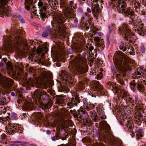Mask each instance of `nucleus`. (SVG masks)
<instances>
[{"label": "nucleus", "mask_w": 146, "mask_h": 146, "mask_svg": "<svg viewBox=\"0 0 146 146\" xmlns=\"http://www.w3.org/2000/svg\"><path fill=\"white\" fill-rule=\"evenodd\" d=\"M51 6H53V7H56V3L54 2L51 1L50 4H49Z\"/></svg>", "instance_id": "obj_52"}, {"label": "nucleus", "mask_w": 146, "mask_h": 146, "mask_svg": "<svg viewBox=\"0 0 146 146\" xmlns=\"http://www.w3.org/2000/svg\"><path fill=\"white\" fill-rule=\"evenodd\" d=\"M52 35V30L49 26L46 27L45 28L42 36L43 37H46L48 35L51 36Z\"/></svg>", "instance_id": "obj_24"}, {"label": "nucleus", "mask_w": 146, "mask_h": 146, "mask_svg": "<svg viewBox=\"0 0 146 146\" xmlns=\"http://www.w3.org/2000/svg\"><path fill=\"white\" fill-rule=\"evenodd\" d=\"M140 50L142 53H144L145 52V48L143 45H142L140 46Z\"/></svg>", "instance_id": "obj_46"}, {"label": "nucleus", "mask_w": 146, "mask_h": 146, "mask_svg": "<svg viewBox=\"0 0 146 146\" xmlns=\"http://www.w3.org/2000/svg\"><path fill=\"white\" fill-rule=\"evenodd\" d=\"M133 97L135 99V104L136 106H135V108H138L139 106H140V103L141 102V100L140 98L137 95H133Z\"/></svg>", "instance_id": "obj_30"}, {"label": "nucleus", "mask_w": 146, "mask_h": 146, "mask_svg": "<svg viewBox=\"0 0 146 146\" xmlns=\"http://www.w3.org/2000/svg\"><path fill=\"white\" fill-rule=\"evenodd\" d=\"M17 17L21 23H25V19L21 15H18L17 16Z\"/></svg>", "instance_id": "obj_42"}, {"label": "nucleus", "mask_w": 146, "mask_h": 146, "mask_svg": "<svg viewBox=\"0 0 146 146\" xmlns=\"http://www.w3.org/2000/svg\"><path fill=\"white\" fill-rule=\"evenodd\" d=\"M7 115H8V116H7V117L8 118V119H11V117H10V116L11 114L9 113H8V112H7Z\"/></svg>", "instance_id": "obj_64"}, {"label": "nucleus", "mask_w": 146, "mask_h": 146, "mask_svg": "<svg viewBox=\"0 0 146 146\" xmlns=\"http://www.w3.org/2000/svg\"><path fill=\"white\" fill-rule=\"evenodd\" d=\"M34 96L35 97L40 101H42L46 104L45 107L47 108L48 104H50V98L46 93L44 94L40 90L37 89L35 91Z\"/></svg>", "instance_id": "obj_8"}, {"label": "nucleus", "mask_w": 146, "mask_h": 146, "mask_svg": "<svg viewBox=\"0 0 146 146\" xmlns=\"http://www.w3.org/2000/svg\"><path fill=\"white\" fill-rule=\"evenodd\" d=\"M17 116V114L14 112L11 113V118L12 119H14L16 118Z\"/></svg>", "instance_id": "obj_47"}, {"label": "nucleus", "mask_w": 146, "mask_h": 146, "mask_svg": "<svg viewBox=\"0 0 146 146\" xmlns=\"http://www.w3.org/2000/svg\"><path fill=\"white\" fill-rule=\"evenodd\" d=\"M31 76L29 79L30 80H36L37 82H45L48 81L50 77L51 74H38L36 76V74H29Z\"/></svg>", "instance_id": "obj_9"}, {"label": "nucleus", "mask_w": 146, "mask_h": 146, "mask_svg": "<svg viewBox=\"0 0 146 146\" xmlns=\"http://www.w3.org/2000/svg\"><path fill=\"white\" fill-rule=\"evenodd\" d=\"M71 74H59L61 78L64 80H72L73 77L71 75Z\"/></svg>", "instance_id": "obj_25"}, {"label": "nucleus", "mask_w": 146, "mask_h": 146, "mask_svg": "<svg viewBox=\"0 0 146 146\" xmlns=\"http://www.w3.org/2000/svg\"><path fill=\"white\" fill-rule=\"evenodd\" d=\"M6 65L8 70H10L11 71L13 70V67L11 62L8 61L7 62Z\"/></svg>", "instance_id": "obj_37"}, {"label": "nucleus", "mask_w": 146, "mask_h": 146, "mask_svg": "<svg viewBox=\"0 0 146 146\" xmlns=\"http://www.w3.org/2000/svg\"><path fill=\"white\" fill-rule=\"evenodd\" d=\"M132 74V78L134 79H138L141 78V74Z\"/></svg>", "instance_id": "obj_36"}, {"label": "nucleus", "mask_w": 146, "mask_h": 146, "mask_svg": "<svg viewBox=\"0 0 146 146\" xmlns=\"http://www.w3.org/2000/svg\"><path fill=\"white\" fill-rule=\"evenodd\" d=\"M143 73V72H146V68L140 67L137 69V73Z\"/></svg>", "instance_id": "obj_41"}, {"label": "nucleus", "mask_w": 146, "mask_h": 146, "mask_svg": "<svg viewBox=\"0 0 146 146\" xmlns=\"http://www.w3.org/2000/svg\"><path fill=\"white\" fill-rule=\"evenodd\" d=\"M67 51L70 54H72L74 52L72 48H70L68 49Z\"/></svg>", "instance_id": "obj_54"}, {"label": "nucleus", "mask_w": 146, "mask_h": 146, "mask_svg": "<svg viewBox=\"0 0 146 146\" xmlns=\"http://www.w3.org/2000/svg\"><path fill=\"white\" fill-rule=\"evenodd\" d=\"M14 32L15 33H13L12 32H11V34L13 35V39L16 42V44H17L18 46L21 45V44H22V36L18 34H17L15 32Z\"/></svg>", "instance_id": "obj_21"}, {"label": "nucleus", "mask_w": 146, "mask_h": 146, "mask_svg": "<svg viewBox=\"0 0 146 146\" xmlns=\"http://www.w3.org/2000/svg\"><path fill=\"white\" fill-rule=\"evenodd\" d=\"M98 83L96 86V89L98 90H101L102 89V87L101 85L99 84V82H98Z\"/></svg>", "instance_id": "obj_45"}, {"label": "nucleus", "mask_w": 146, "mask_h": 146, "mask_svg": "<svg viewBox=\"0 0 146 146\" xmlns=\"http://www.w3.org/2000/svg\"><path fill=\"white\" fill-rule=\"evenodd\" d=\"M95 106H96V109L99 114L98 116L95 111H93L90 112V116L92 119L95 122H98L100 119H104L106 118V117L105 114V112L103 108V105L101 104H99L98 105L96 103H95Z\"/></svg>", "instance_id": "obj_3"}, {"label": "nucleus", "mask_w": 146, "mask_h": 146, "mask_svg": "<svg viewBox=\"0 0 146 146\" xmlns=\"http://www.w3.org/2000/svg\"><path fill=\"white\" fill-rule=\"evenodd\" d=\"M112 143L115 146H118L120 145V143L119 141H118L117 139H114L112 140Z\"/></svg>", "instance_id": "obj_43"}, {"label": "nucleus", "mask_w": 146, "mask_h": 146, "mask_svg": "<svg viewBox=\"0 0 146 146\" xmlns=\"http://www.w3.org/2000/svg\"><path fill=\"white\" fill-rule=\"evenodd\" d=\"M72 98H70L71 99H70V101L68 103L70 104V106H77L78 104L80 102L79 95L75 93L72 94Z\"/></svg>", "instance_id": "obj_16"}, {"label": "nucleus", "mask_w": 146, "mask_h": 146, "mask_svg": "<svg viewBox=\"0 0 146 146\" xmlns=\"http://www.w3.org/2000/svg\"><path fill=\"white\" fill-rule=\"evenodd\" d=\"M38 6L39 8V13L40 14V16L42 18V20H44V18L46 17V14L44 12L46 10V7L44 3L39 0V2L38 4Z\"/></svg>", "instance_id": "obj_15"}, {"label": "nucleus", "mask_w": 146, "mask_h": 146, "mask_svg": "<svg viewBox=\"0 0 146 146\" xmlns=\"http://www.w3.org/2000/svg\"><path fill=\"white\" fill-rule=\"evenodd\" d=\"M47 48L44 45H38L37 50V52L38 54H40L43 50H46Z\"/></svg>", "instance_id": "obj_32"}, {"label": "nucleus", "mask_w": 146, "mask_h": 146, "mask_svg": "<svg viewBox=\"0 0 146 146\" xmlns=\"http://www.w3.org/2000/svg\"><path fill=\"white\" fill-rule=\"evenodd\" d=\"M132 46L130 45L128 42L122 43L120 45L119 48L121 50H122L123 52L125 51L127 48L129 50L130 49L131 51L129 52L130 54L133 55V53L132 51H134V49L132 48Z\"/></svg>", "instance_id": "obj_17"}, {"label": "nucleus", "mask_w": 146, "mask_h": 146, "mask_svg": "<svg viewBox=\"0 0 146 146\" xmlns=\"http://www.w3.org/2000/svg\"><path fill=\"white\" fill-rule=\"evenodd\" d=\"M27 142L25 141L21 142L20 141H13L12 143L10 144V146H21L23 144H25Z\"/></svg>", "instance_id": "obj_31"}, {"label": "nucleus", "mask_w": 146, "mask_h": 146, "mask_svg": "<svg viewBox=\"0 0 146 146\" xmlns=\"http://www.w3.org/2000/svg\"><path fill=\"white\" fill-rule=\"evenodd\" d=\"M74 1H70L68 5L69 6V8L70 10H68V11H70L71 12H73L74 11V9H75V8L74 6Z\"/></svg>", "instance_id": "obj_33"}, {"label": "nucleus", "mask_w": 146, "mask_h": 146, "mask_svg": "<svg viewBox=\"0 0 146 146\" xmlns=\"http://www.w3.org/2000/svg\"><path fill=\"white\" fill-rule=\"evenodd\" d=\"M120 7L117 6V9L119 13H122L126 17H128L131 19L133 16V12L129 7H127L126 3L124 0H120L119 2Z\"/></svg>", "instance_id": "obj_7"}, {"label": "nucleus", "mask_w": 146, "mask_h": 146, "mask_svg": "<svg viewBox=\"0 0 146 146\" xmlns=\"http://www.w3.org/2000/svg\"><path fill=\"white\" fill-rule=\"evenodd\" d=\"M33 0H25V8L26 9H27L29 10V7L28 6V5L30 4L32 2V1Z\"/></svg>", "instance_id": "obj_39"}, {"label": "nucleus", "mask_w": 146, "mask_h": 146, "mask_svg": "<svg viewBox=\"0 0 146 146\" xmlns=\"http://www.w3.org/2000/svg\"><path fill=\"white\" fill-rule=\"evenodd\" d=\"M92 10L90 8L88 7L87 8L86 11H87L89 13H90L92 12Z\"/></svg>", "instance_id": "obj_56"}, {"label": "nucleus", "mask_w": 146, "mask_h": 146, "mask_svg": "<svg viewBox=\"0 0 146 146\" xmlns=\"http://www.w3.org/2000/svg\"><path fill=\"white\" fill-rule=\"evenodd\" d=\"M100 124L103 128L104 132L108 133L110 132V127L106 121H104L102 122H100Z\"/></svg>", "instance_id": "obj_20"}, {"label": "nucleus", "mask_w": 146, "mask_h": 146, "mask_svg": "<svg viewBox=\"0 0 146 146\" xmlns=\"http://www.w3.org/2000/svg\"><path fill=\"white\" fill-rule=\"evenodd\" d=\"M40 63L42 65L46 66L47 64V62L45 61L41 62Z\"/></svg>", "instance_id": "obj_58"}, {"label": "nucleus", "mask_w": 146, "mask_h": 146, "mask_svg": "<svg viewBox=\"0 0 146 146\" xmlns=\"http://www.w3.org/2000/svg\"><path fill=\"white\" fill-rule=\"evenodd\" d=\"M94 40L96 42L97 46L99 48V49H101L102 50L104 48L105 45L104 44V41L102 39H101L99 37H94Z\"/></svg>", "instance_id": "obj_19"}, {"label": "nucleus", "mask_w": 146, "mask_h": 146, "mask_svg": "<svg viewBox=\"0 0 146 146\" xmlns=\"http://www.w3.org/2000/svg\"><path fill=\"white\" fill-rule=\"evenodd\" d=\"M82 100L84 108L87 110H92L95 108V105L90 102H88V100L87 98H83Z\"/></svg>", "instance_id": "obj_18"}, {"label": "nucleus", "mask_w": 146, "mask_h": 146, "mask_svg": "<svg viewBox=\"0 0 146 146\" xmlns=\"http://www.w3.org/2000/svg\"><path fill=\"white\" fill-rule=\"evenodd\" d=\"M111 72L113 73H116L117 72V70L116 69L115 67L114 66H111Z\"/></svg>", "instance_id": "obj_50"}, {"label": "nucleus", "mask_w": 146, "mask_h": 146, "mask_svg": "<svg viewBox=\"0 0 146 146\" xmlns=\"http://www.w3.org/2000/svg\"><path fill=\"white\" fill-rule=\"evenodd\" d=\"M29 43H30V45L33 46H34L35 48L36 47L35 45H36V44H37L38 42H36V41H35L34 40H31L29 41Z\"/></svg>", "instance_id": "obj_44"}, {"label": "nucleus", "mask_w": 146, "mask_h": 146, "mask_svg": "<svg viewBox=\"0 0 146 146\" xmlns=\"http://www.w3.org/2000/svg\"><path fill=\"white\" fill-rule=\"evenodd\" d=\"M75 118L82 119H86L88 117L87 113L84 110L80 109L77 111H75L73 115Z\"/></svg>", "instance_id": "obj_14"}, {"label": "nucleus", "mask_w": 146, "mask_h": 146, "mask_svg": "<svg viewBox=\"0 0 146 146\" xmlns=\"http://www.w3.org/2000/svg\"><path fill=\"white\" fill-rule=\"evenodd\" d=\"M136 135L137 138H141L143 136L142 133H136Z\"/></svg>", "instance_id": "obj_55"}, {"label": "nucleus", "mask_w": 146, "mask_h": 146, "mask_svg": "<svg viewBox=\"0 0 146 146\" xmlns=\"http://www.w3.org/2000/svg\"><path fill=\"white\" fill-rule=\"evenodd\" d=\"M90 95L92 97L94 98H96L97 96H98L97 92H94V91H92V92H91Z\"/></svg>", "instance_id": "obj_48"}, {"label": "nucleus", "mask_w": 146, "mask_h": 146, "mask_svg": "<svg viewBox=\"0 0 146 146\" xmlns=\"http://www.w3.org/2000/svg\"><path fill=\"white\" fill-rule=\"evenodd\" d=\"M7 131L10 135H13L16 133H22L23 130V127H19L16 124L9 123Z\"/></svg>", "instance_id": "obj_10"}, {"label": "nucleus", "mask_w": 146, "mask_h": 146, "mask_svg": "<svg viewBox=\"0 0 146 146\" xmlns=\"http://www.w3.org/2000/svg\"><path fill=\"white\" fill-rule=\"evenodd\" d=\"M0 81L3 84L4 87L8 90H10L12 87L13 81L11 79L3 76L0 73Z\"/></svg>", "instance_id": "obj_12"}, {"label": "nucleus", "mask_w": 146, "mask_h": 146, "mask_svg": "<svg viewBox=\"0 0 146 146\" xmlns=\"http://www.w3.org/2000/svg\"><path fill=\"white\" fill-rule=\"evenodd\" d=\"M93 1L95 2L96 3H97L98 1H99L101 3H103L104 2L103 0H94Z\"/></svg>", "instance_id": "obj_57"}, {"label": "nucleus", "mask_w": 146, "mask_h": 146, "mask_svg": "<svg viewBox=\"0 0 146 146\" xmlns=\"http://www.w3.org/2000/svg\"><path fill=\"white\" fill-rule=\"evenodd\" d=\"M126 74H113V75H115L117 77V79L119 81L120 84H122L124 82V80L125 79Z\"/></svg>", "instance_id": "obj_23"}, {"label": "nucleus", "mask_w": 146, "mask_h": 146, "mask_svg": "<svg viewBox=\"0 0 146 146\" xmlns=\"http://www.w3.org/2000/svg\"><path fill=\"white\" fill-rule=\"evenodd\" d=\"M129 85L131 90L135 93H137L138 91L141 92L143 90V86L140 84L136 83L134 80L130 82Z\"/></svg>", "instance_id": "obj_13"}, {"label": "nucleus", "mask_w": 146, "mask_h": 146, "mask_svg": "<svg viewBox=\"0 0 146 146\" xmlns=\"http://www.w3.org/2000/svg\"><path fill=\"white\" fill-rule=\"evenodd\" d=\"M143 115L141 113H139L138 114V116L139 117L141 118L143 117Z\"/></svg>", "instance_id": "obj_63"}, {"label": "nucleus", "mask_w": 146, "mask_h": 146, "mask_svg": "<svg viewBox=\"0 0 146 146\" xmlns=\"http://www.w3.org/2000/svg\"><path fill=\"white\" fill-rule=\"evenodd\" d=\"M109 29V33L110 35L111 34L112 32V30H113V29L111 28V27L110 25L108 26Z\"/></svg>", "instance_id": "obj_53"}, {"label": "nucleus", "mask_w": 146, "mask_h": 146, "mask_svg": "<svg viewBox=\"0 0 146 146\" xmlns=\"http://www.w3.org/2000/svg\"><path fill=\"white\" fill-rule=\"evenodd\" d=\"M37 1V0H35L34 1H33V0L32 1V2L30 4H29L28 5V6H29V10L27 9H27V10L29 11L30 10V6H31L32 7L31 8H32V11H33V12L34 13V14L35 15L36 14V12L37 11V10L36 9L35 10V9L36 8L35 7V6L34 4L36 3V1Z\"/></svg>", "instance_id": "obj_29"}, {"label": "nucleus", "mask_w": 146, "mask_h": 146, "mask_svg": "<svg viewBox=\"0 0 146 146\" xmlns=\"http://www.w3.org/2000/svg\"><path fill=\"white\" fill-rule=\"evenodd\" d=\"M118 31L119 33L129 42H132L135 39V35L132 33L126 24H124L121 27H119Z\"/></svg>", "instance_id": "obj_4"}, {"label": "nucleus", "mask_w": 146, "mask_h": 146, "mask_svg": "<svg viewBox=\"0 0 146 146\" xmlns=\"http://www.w3.org/2000/svg\"><path fill=\"white\" fill-rule=\"evenodd\" d=\"M2 104L0 105V111H1L4 114H5L7 111V109Z\"/></svg>", "instance_id": "obj_40"}, {"label": "nucleus", "mask_w": 146, "mask_h": 146, "mask_svg": "<svg viewBox=\"0 0 146 146\" xmlns=\"http://www.w3.org/2000/svg\"><path fill=\"white\" fill-rule=\"evenodd\" d=\"M5 94L3 93L2 94V97L1 98H0V99H1L0 100V101L1 102V104L2 105H4L6 104V98L4 96Z\"/></svg>", "instance_id": "obj_35"}, {"label": "nucleus", "mask_w": 146, "mask_h": 146, "mask_svg": "<svg viewBox=\"0 0 146 146\" xmlns=\"http://www.w3.org/2000/svg\"><path fill=\"white\" fill-rule=\"evenodd\" d=\"M96 133H95V135L97 137H98L100 135V133L98 131H97L96 130Z\"/></svg>", "instance_id": "obj_61"}, {"label": "nucleus", "mask_w": 146, "mask_h": 146, "mask_svg": "<svg viewBox=\"0 0 146 146\" xmlns=\"http://www.w3.org/2000/svg\"><path fill=\"white\" fill-rule=\"evenodd\" d=\"M92 10L93 15L94 16H96L100 13V9L99 8V5L97 3L92 4Z\"/></svg>", "instance_id": "obj_22"}, {"label": "nucleus", "mask_w": 146, "mask_h": 146, "mask_svg": "<svg viewBox=\"0 0 146 146\" xmlns=\"http://www.w3.org/2000/svg\"><path fill=\"white\" fill-rule=\"evenodd\" d=\"M87 18L86 16L83 17L82 18L81 21L82 22H83L84 23H85V22H87V20L86 19V18Z\"/></svg>", "instance_id": "obj_51"}, {"label": "nucleus", "mask_w": 146, "mask_h": 146, "mask_svg": "<svg viewBox=\"0 0 146 146\" xmlns=\"http://www.w3.org/2000/svg\"><path fill=\"white\" fill-rule=\"evenodd\" d=\"M86 59L78 57L76 58L74 61L70 64L69 70L72 73H76L75 71L80 73H84L87 72L88 68L86 66Z\"/></svg>", "instance_id": "obj_1"}, {"label": "nucleus", "mask_w": 146, "mask_h": 146, "mask_svg": "<svg viewBox=\"0 0 146 146\" xmlns=\"http://www.w3.org/2000/svg\"><path fill=\"white\" fill-rule=\"evenodd\" d=\"M124 98L128 102V103L131 104L132 106H135L134 100L133 99V98L129 96L127 94L124 93Z\"/></svg>", "instance_id": "obj_27"}, {"label": "nucleus", "mask_w": 146, "mask_h": 146, "mask_svg": "<svg viewBox=\"0 0 146 146\" xmlns=\"http://www.w3.org/2000/svg\"><path fill=\"white\" fill-rule=\"evenodd\" d=\"M84 48L85 51H86L85 52L82 53L84 56H86L87 53H90V52H92L94 49V47L91 44L86 45Z\"/></svg>", "instance_id": "obj_26"}, {"label": "nucleus", "mask_w": 146, "mask_h": 146, "mask_svg": "<svg viewBox=\"0 0 146 146\" xmlns=\"http://www.w3.org/2000/svg\"><path fill=\"white\" fill-rule=\"evenodd\" d=\"M104 77L103 74H95V78L98 80H100L103 78Z\"/></svg>", "instance_id": "obj_38"}, {"label": "nucleus", "mask_w": 146, "mask_h": 146, "mask_svg": "<svg viewBox=\"0 0 146 146\" xmlns=\"http://www.w3.org/2000/svg\"><path fill=\"white\" fill-rule=\"evenodd\" d=\"M123 53L122 52H119L117 54V58L115 59L114 63L117 68V69L122 72H126L127 70L130 71L131 70L129 63L125 61Z\"/></svg>", "instance_id": "obj_2"}, {"label": "nucleus", "mask_w": 146, "mask_h": 146, "mask_svg": "<svg viewBox=\"0 0 146 146\" xmlns=\"http://www.w3.org/2000/svg\"><path fill=\"white\" fill-rule=\"evenodd\" d=\"M8 0H0V16L4 17L11 15V11L5 8Z\"/></svg>", "instance_id": "obj_11"}, {"label": "nucleus", "mask_w": 146, "mask_h": 146, "mask_svg": "<svg viewBox=\"0 0 146 146\" xmlns=\"http://www.w3.org/2000/svg\"><path fill=\"white\" fill-rule=\"evenodd\" d=\"M129 24L133 25V29L141 36H144L146 34V27L143 24L140 23L138 21L133 18L129 21Z\"/></svg>", "instance_id": "obj_6"}, {"label": "nucleus", "mask_w": 146, "mask_h": 146, "mask_svg": "<svg viewBox=\"0 0 146 146\" xmlns=\"http://www.w3.org/2000/svg\"><path fill=\"white\" fill-rule=\"evenodd\" d=\"M3 121H5V120L4 118L2 117H0V122L1 123Z\"/></svg>", "instance_id": "obj_62"}, {"label": "nucleus", "mask_w": 146, "mask_h": 146, "mask_svg": "<svg viewBox=\"0 0 146 146\" xmlns=\"http://www.w3.org/2000/svg\"><path fill=\"white\" fill-rule=\"evenodd\" d=\"M66 15V17L69 18L70 19H72V20L73 18L74 22H78L77 19V18H75V16L74 13L69 11L67 12Z\"/></svg>", "instance_id": "obj_28"}, {"label": "nucleus", "mask_w": 146, "mask_h": 146, "mask_svg": "<svg viewBox=\"0 0 146 146\" xmlns=\"http://www.w3.org/2000/svg\"><path fill=\"white\" fill-rule=\"evenodd\" d=\"M143 129H139L137 130H136L135 132L136 133H143Z\"/></svg>", "instance_id": "obj_49"}, {"label": "nucleus", "mask_w": 146, "mask_h": 146, "mask_svg": "<svg viewBox=\"0 0 146 146\" xmlns=\"http://www.w3.org/2000/svg\"><path fill=\"white\" fill-rule=\"evenodd\" d=\"M53 20V21H52V25L61 33L65 32L66 29L63 24L65 21L64 17L62 15H60L54 17Z\"/></svg>", "instance_id": "obj_5"}, {"label": "nucleus", "mask_w": 146, "mask_h": 146, "mask_svg": "<svg viewBox=\"0 0 146 146\" xmlns=\"http://www.w3.org/2000/svg\"><path fill=\"white\" fill-rule=\"evenodd\" d=\"M7 136L4 133H3L0 135V142L2 143H5L7 140Z\"/></svg>", "instance_id": "obj_34"}, {"label": "nucleus", "mask_w": 146, "mask_h": 146, "mask_svg": "<svg viewBox=\"0 0 146 146\" xmlns=\"http://www.w3.org/2000/svg\"><path fill=\"white\" fill-rule=\"evenodd\" d=\"M19 11L22 13H25L24 9L22 8H20L19 9Z\"/></svg>", "instance_id": "obj_59"}, {"label": "nucleus", "mask_w": 146, "mask_h": 146, "mask_svg": "<svg viewBox=\"0 0 146 146\" xmlns=\"http://www.w3.org/2000/svg\"><path fill=\"white\" fill-rule=\"evenodd\" d=\"M46 134H47L48 135H49L51 133V132L50 130L48 129L46 131Z\"/></svg>", "instance_id": "obj_60"}]
</instances>
